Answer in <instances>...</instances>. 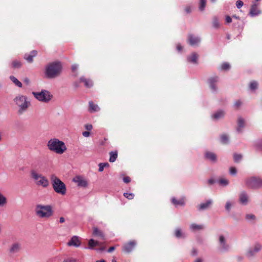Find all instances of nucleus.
Listing matches in <instances>:
<instances>
[{
  "label": "nucleus",
  "instance_id": "nucleus-1",
  "mask_svg": "<svg viewBox=\"0 0 262 262\" xmlns=\"http://www.w3.org/2000/svg\"><path fill=\"white\" fill-rule=\"evenodd\" d=\"M62 65L60 62L54 61L48 64L45 68V74L46 78L53 79L61 73Z\"/></svg>",
  "mask_w": 262,
  "mask_h": 262
},
{
  "label": "nucleus",
  "instance_id": "nucleus-2",
  "mask_svg": "<svg viewBox=\"0 0 262 262\" xmlns=\"http://www.w3.org/2000/svg\"><path fill=\"white\" fill-rule=\"evenodd\" d=\"M47 146L51 151L58 154H62L67 150L64 143L56 138L50 139L47 143Z\"/></svg>",
  "mask_w": 262,
  "mask_h": 262
},
{
  "label": "nucleus",
  "instance_id": "nucleus-3",
  "mask_svg": "<svg viewBox=\"0 0 262 262\" xmlns=\"http://www.w3.org/2000/svg\"><path fill=\"white\" fill-rule=\"evenodd\" d=\"M15 104L18 107V113L22 114L25 112L30 105V102L26 96L18 95L14 99Z\"/></svg>",
  "mask_w": 262,
  "mask_h": 262
},
{
  "label": "nucleus",
  "instance_id": "nucleus-4",
  "mask_svg": "<svg viewBox=\"0 0 262 262\" xmlns=\"http://www.w3.org/2000/svg\"><path fill=\"white\" fill-rule=\"evenodd\" d=\"M35 211L36 215L40 218H49L53 214V210L51 205L38 204L36 206Z\"/></svg>",
  "mask_w": 262,
  "mask_h": 262
},
{
  "label": "nucleus",
  "instance_id": "nucleus-5",
  "mask_svg": "<svg viewBox=\"0 0 262 262\" xmlns=\"http://www.w3.org/2000/svg\"><path fill=\"white\" fill-rule=\"evenodd\" d=\"M50 179L54 190L58 194L64 195L66 193L67 189L64 183L55 174H52Z\"/></svg>",
  "mask_w": 262,
  "mask_h": 262
},
{
  "label": "nucleus",
  "instance_id": "nucleus-6",
  "mask_svg": "<svg viewBox=\"0 0 262 262\" xmlns=\"http://www.w3.org/2000/svg\"><path fill=\"white\" fill-rule=\"evenodd\" d=\"M245 183L248 188L257 189L262 188V179L259 177L252 176L245 180Z\"/></svg>",
  "mask_w": 262,
  "mask_h": 262
},
{
  "label": "nucleus",
  "instance_id": "nucleus-7",
  "mask_svg": "<svg viewBox=\"0 0 262 262\" xmlns=\"http://www.w3.org/2000/svg\"><path fill=\"white\" fill-rule=\"evenodd\" d=\"M31 176L35 181L37 185L42 186L43 188H46L49 186V180L41 174H39L36 171L32 170L31 171Z\"/></svg>",
  "mask_w": 262,
  "mask_h": 262
},
{
  "label": "nucleus",
  "instance_id": "nucleus-8",
  "mask_svg": "<svg viewBox=\"0 0 262 262\" xmlns=\"http://www.w3.org/2000/svg\"><path fill=\"white\" fill-rule=\"evenodd\" d=\"M32 94L38 101L45 103L49 102L53 97L50 92L46 90L39 92H33Z\"/></svg>",
  "mask_w": 262,
  "mask_h": 262
},
{
  "label": "nucleus",
  "instance_id": "nucleus-9",
  "mask_svg": "<svg viewBox=\"0 0 262 262\" xmlns=\"http://www.w3.org/2000/svg\"><path fill=\"white\" fill-rule=\"evenodd\" d=\"M261 249L262 245L259 243H256L247 250L246 256L248 258H252L255 257Z\"/></svg>",
  "mask_w": 262,
  "mask_h": 262
},
{
  "label": "nucleus",
  "instance_id": "nucleus-10",
  "mask_svg": "<svg viewBox=\"0 0 262 262\" xmlns=\"http://www.w3.org/2000/svg\"><path fill=\"white\" fill-rule=\"evenodd\" d=\"M219 250L221 252H227L229 250L230 246L227 243V241L225 237L221 235L219 236Z\"/></svg>",
  "mask_w": 262,
  "mask_h": 262
},
{
  "label": "nucleus",
  "instance_id": "nucleus-11",
  "mask_svg": "<svg viewBox=\"0 0 262 262\" xmlns=\"http://www.w3.org/2000/svg\"><path fill=\"white\" fill-rule=\"evenodd\" d=\"M201 38L198 36H195L191 34H190L188 35L187 42L191 46H198L201 42Z\"/></svg>",
  "mask_w": 262,
  "mask_h": 262
},
{
  "label": "nucleus",
  "instance_id": "nucleus-12",
  "mask_svg": "<svg viewBox=\"0 0 262 262\" xmlns=\"http://www.w3.org/2000/svg\"><path fill=\"white\" fill-rule=\"evenodd\" d=\"M136 245L137 242L136 241H131L123 245L122 250L125 253H130L133 250Z\"/></svg>",
  "mask_w": 262,
  "mask_h": 262
},
{
  "label": "nucleus",
  "instance_id": "nucleus-13",
  "mask_svg": "<svg viewBox=\"0 0 262 262\" xmlns=\"http://www.w3.org/2000/svg\"><path fill=\"white\" fill-rule=\"evenodd\" d=\"M219 78L217 76L210 77L208 79V83L210 89L212 92H216L217 90L216 83L219 81Z\"/></svg>",
  "mask_w": 262,
  "mask_h": 262
},
{
  "label": "nucleus",
  "instance_id": "nucleus-14",
  "mask_svg": "<svg viewBox=\"0 0 262 262\" xmlns=\"http://www.w3.org/2000/svg\"><path fill=\"white\" fill-rule=\"evenodd\" d=\"M21 249V245L18 243H14L12 244L9 249V252L10 255H14L19 252Z\"/></svg>",
  "mask_w": 262,
  "mask_h": 262
},
{
  "label": "nucleus",
  "instance_id": "nucleus-15",
  "mask_svg": "<svg viewBox=\"0 0 262 262\" xmlns=\"http://www.w3.org/2000/svg\"><path fill=\"white\" fill-rule=\"evenodd\" d=\"M239 202L243 205H247L249 202V195L245 191H242L239 194Z\"/></svg>",
  "mask_w": 262,
  "mask_h": 262
},
{
  "label": "nucleus",
  "instance_id": "nucleus-16",
  "mask_svg": "<svg viewBox=\"0 0 262 262\" xmlns=\"http://www.w3.org/2000/svg\"><path fill=\"white\" fill-rule=\"evenodd\" d=\"M237 123L236 132L239 134L242 133L243 128L245 127V120L242 117H239L237 119Z\"/></svg>",
  "mask_w": 262,
  "mask_h": 262
},
{
  "label": "nucleus",
  "instance_id": "nucleus-17",
  "mask_svg": "<svg viewBox=\"0 0 262 262\" xmlns=\"http://www.w3.org/2000/svg\"><path fill=\"white\" fill-rule=\"evenodd\" d=\"M80 244L81 242L79 239V237L77 236H73L68 243L69 246H74L75 247H79Z\"/></svg>",
  "mask_w": 262,
  "mask_h": 262
},
{
  "label": "nucleus",
  "instance_id": "nucleus-18",
  "mask_svg": "<svg viewBox=\"0 0 262 262\" xmlns=\"http://www.w3.org/2000/svg\"><path fill=\"white\" fill-rule=\"evenodd\" d=\"M213 201L211 199H209L205 203H201L198 206V209L199 211H202L209 208L212 204Z\"/></svg>",
  "mask_w": 262,
  "mask_h": 262
},
{
  "label": "nucleus",
  "instance_id": "nucleus-19",
  "mask_svg": "<svg viewBox=\"0 0 262 262\" xmlns=\"http://www.w3.org/2000/svg\"><path fill=\"white\" fill-rule=\"evenodd\" d=\"M73 181L80 187H85L87 186V182L80 176H77L73 179Z\"/></svg>",
  "mask_w": 262,
  "mask_h": 262
},
{
  "label": "nucleus",
  "instance_id": "nucleus-20",
  "mask_svg": "<svg viewBox=\"0 0 262 262\" xmlns=\"http://www.w3.org/2000/svg\"><path fill=\"white\" fill-rule=\"evenodd\" d=\"M257 5L255 3H254L251 6L249 13L251 16H255L261 13V11L257 9Z\"/></svg>",
  "mask_w": 262,
  "mask_h": 262
},
{
  "label": "nucleus",
  "instance_id": "nucleus-21",
  "mask_svg": "<svg viewBox=\"0 0 262 262\" xmlns=\"http://www.w3.org/2000/svg\"><path fill=\"white\" fill-rule=\"evenodd\" d=\"M205 157L212 162H216L217 161L216 155L212 152L206 151L205 154Z\"/></svg>",
  "mask_w": 262,
  "mask_h": 262
},
{
  "label": "nucleus",
  "instance_id": "nucleus-22",
  "mask_svg": "<svg viewBox=\"0 0 262 262\" xmlns=\"http://www.w3.org/2000/svg\"><path fill=\"white\" fill-rule=\"evenodd\" d=\"M198 57V55L196 53L193 52L191 53V55L187 56V60L189 62H191L193 64H197Z\"/></svg>",
  "mask_w": 262,
  "mask_h": 262
},
{
  "label": "nucleus",
  "instance_id": "nucleus-23",
  "mask_svg": "<svg viewBox=\"0 0 262 262\" xmlns=\"http://www.w3.org/2000/svg\"><path fill=\"white\" fill-rule=\"evenodd\" d=\"M37 55V51L33 50L29 54H26L24 55V58L29 62L31 63L33 61V57H35Z\"/></svg>",
  "mask_w": 262,
  "mask_h": 262
},
{
  "label": "nucleus",
  "instance_id": "nucleus-24",
  "mask_svg": "<svg viewBox=\"0 0 262 262\" xmlns=\"http://www.w3.org/2000/svg\"><path fill=\"white\" fill-rule=\"evenodd\" d=\"M89 111L90 113L97 112L100 111V107L98 105L94 104L92 101L89 102Z\"/></svg>",
  "mask_w": 262,
  "mask_h": 262
},
{
  "label": "nucleus",
  "instance_id": "nucleus-25",
  "mask_svg": "<svg viewBox=\"0 0 262 262\" xmlns=\"http://www.w3.org/2000/svg\"><path fill=\"white\" fill-rule=\"evenodd\" d=\"M80 81L83 82L85 86L88 88H91L93 85V81L91 79H86L83 76L80 78Z\"/></svg>",
  "mask_w": 262,
  "mask_h": 262
},
{
  "label": "nucleus",
  "instance_id": "nucleus-26",
  "mask_svg": "<svg viewBox=\"0 0 262 262\" xmlns=\"http://www.w3.org/2000/svg\"><path fill=\"white\" fill-rule=\"evenodd\" d=\"M88 249L93 250L95 246H99L101 245V243L94 240L93 239H90L88 243Z\"/></svg>",
  "mask_w": 262,
  "mask_h": 262
},
{
  "label": "nucleus",
  "instance_id": "nucleus-27",
  "mask_svg": "<svg viewBox=\"0 0 262 262\" xmlns=\"http://www.w3.org/2000/svg\"><path fill=\"white\" fill-rule=\"evenodd\" d=\"M225 113L222 110H219L212 115V117L214 120H219L224 117Z\"/></svg>",
  "mask_w": 262,
  "mask_h": 262
},
{
  "label": "nucleus",
  "instance_id": "nucleus-28",
  "mask_svg": "<svg viewBox=\"0 0 262 262\" xmlns=\"http://www.w3.org/2000/svg\"><path fill=\"white\" fill-rule=\"evenodd\" d=\"M189 228L192 231L194 232L203 230L204 229V226L203 225H198L195 223H193L190 225Z\"/></svg>",
  "mask_w": 262,
  "mask_h": 262
},
{
  "label": "nucleus",
  "instance_id": "nucleus-29",
  "mask_svg": "<svg viewBox=\"0 0 262 262\" xmlns=\"http://www.w3.org/2000/svg\"><path fill=\"white\" fill-rule=\"evenodd\" d=\"M171 202L176 206H184L185 205V201L184 199L178 200L175 198H172L171 199Z\"/></svg>",
  "mask_w": 262,
  "mask_h": 262
},
{
  "label": "nucleus",
  "instance_id": "nucleus-30",
  "mask_svg": "<svg viewBox=\"0 0 262 262\" xmlns=\"http://www.w3.org/2000/svg\"><path fill=\"white\" fill-rule=\"evenodd\" d=\"M93 234L94 236H99L101 237L102 239L104 238V236L103 233L99 230V229L97 227H94L93 228Z\"/></svg>",
  "mask_w": 262,
  "mask_h": 262
},
{
  "label": "nucleus",
  "instance_id": "nucleus-31",
  "mask_svg": "<svg viewBox=\"0 0 262 262\" xmlns=\"http://www.w3.org/2000/svg\"><path fill=\"white\" fill-rule=\"evenodd\" d=\"M245 219L248 222L253 224L256 219V217L253 214H247L245 215Z\"/></svg>",
  "mask_w": 262,
  "mask_h": 262
},
{
  "label": "nucleus",
  "instance_id": "nucleus-32",
  "mask_svg": "<svg viewBox=\"0 0 262 262\" xmlns=\"http://www.w3.org/2000/svg\"><path fill=\"white\" fill-rule=\"evenodd\" d=\"M10 80L18 87L21 88L22 83L14 76H10Z\"/></svg>",
  "mask_w": 262,
  "mask_h": 262
},
{
  "label": "nucleus",
  "instance_id": "nucleus-33",
  "mask_svg": "<svg viewBox=\"0 0 262 262\" xmlns=\"http://www.w3.org/2000/svg\"><path fill=\"white\" fill-rule=\"evenodd\" d=\"M174 235L177 238H184L185 237L184 234L182 232L180 228H177L175 230Z\"/></svg>",
  "mask_w": 262,
  "mask_h": 262
},
{
  "label": "nucleus",
  "instance_id": "nucleus-34",
  "mask_svg": "<svg viewBox=\"0 0 262 262\" xmlns=\"http://www.w3.org/2000/svg\"><path fill=\"white\" fill-rule=\"evenodd\" d=\"M110 157L109 161L110 162H114L116 161L117 158V151H111L110 153Z\"/></svg>",
  "mask_w": 262,
  "mask_h": 262
},
{
  "label": "nucleus",
  "instance_id": "nucleus-35",
  "mask_svg": "<svg viewBox=\"0 0 262 262\" xmlns=\"http://www.w3.org/2000/svg\"><path fill=\"white\" fill-rule=\"evenodd\" d=\"M7 203V198L0 192V207H3Z\"/></svg>",
  "mask_w": 262,
  "mask_h": 262
},
{
  "label": "nucleus",
  "instance_id": "nucleus-36",
  "mask_svg": "<svg viewBox=\"0 0 262 262\" xmlns=\"http://www.w3.org/2000/svg\"><path fill=\"white\" fill-rule=\"evenodd\" d=\"M220 139H221V142L223 144H225L228 143V142H229V137L227 135H226L225 134L222 135L221 136Z\"/></svg>",
  "mask_w": 262,
  "mask_h": 262
},
{
  "label": "nucleus",
  "instance_id": "nucleus-37",
  "mask_svg": "<svg viewBox=\"0 0 262 262\" xmlns=\"http://www.w3.org/2000/svg\"><path fill=\"white\" fill-rule=\"evenodd\" d=\"M212 25L213 27L215 28H219L220 27V23L219 19L216 16L213 17L212 19Z\"/></svg>",
  "mask_w": 262,
  "mask_h": 262
},
{
  "label": "nucleus",
  "instance_id": "nucleus-38",
  "mask_svg": "<svg viewBox=\"0 0 262 262\" xmlns=\"http://www.w3.org/2000/svg\"><path fill=\"white\" fill-rule=\"evenodd\" d=\"M200 4H199V10L201 11H204L205 8L206 7V0H200Z\"/></svg>",
  "mask_w": 262,
  "mask_h": 262
},
{
  "label": "nucleus",
  "instance_id": "nucleus-39",
  "mask_svg": "<svg viewBox=\"0 0 262 262\" xmlns=\"http://www.w3.org/2000/svg\"><path fill=\"white\" fill-rule=\"evenodd\" d=\"M249 86L251 90H255L257 88L258 83L256 81H252L250 82Z\"/></svg>",
  "mask_w": 262,
  "mask_h": 262
},
{
  "label": "nucleus",
  "instance_id": "nucleus-40",
  "mask_svg": "<svg viewBox=\"0 0 262 262\" xmlns=\"http://www.w3.org/2000/svg\"><path fill=\"white\" fill-rule=\"evenodd\" d=\"M243 156L241 154H234L233 155V159L235 162L238 163L241 161Z\"/></svg>",
  "mask_w": 262,
  "mask_h": 262
},
{
  "label": "nucleus",
  "instance_id": "nucleus-41",
  "mask_svg": "<svg viewBox=\"0 0 262 262\" xmlns=\"http://www.w3.org/2000/svg\"><path fill=\"white\" fill-rule=\"evenodd\" d=\"M12 67L13 68H20L21 66V63L18 60H14L12 62Z\"/></svg>",
  "mask_w": 262,
  "mask_h": 262
},
{
  "label": "nucleus",
  "instance_id": "nucleus-42",
  "mask_svg": "<svg viewBox=\"0 0 262 262\" xmlns=\"http://www.w3.org/2000/svg\"><path fill=\"white\" fill-rule=\"evenodd\" d=\"M109 164L108 163H100L99 164V171L102 172L104 168L108 166Z\"/></svg>",
  "mask_w": 262,
  "mask_h": 262
},
{
  "label": "nucleus",
  "instance_id": "nucleus-43",
  "mask_svg": "<svg viewBox=\"0 0 262 262\" xmlns=\"http://www.w3.org/2000/svg\"><path fill=\"white\" fill-rule=\"evenodd\" d=\"M232 203L230 201H227L225 204V209L228 212L230 211Z\"/></svg>",
  "mask_w": 262,
  "mask_h": 262
},
{
  "label": "nucleus",
  "instance_id": "nucleus-44",
  "mask_svg": "<svg viewBox=\"0 0 262 262\" xmlns=\"http://www.w3.org/2000/svg\"><path fill=\"white\" fill-rule=\"evenodd\" d=\"M230 68V64L227 62H224L221 65V69L223 70H228Z\"/></svg>",
  "mask_w": 262,
  "mask_h": 262
},
{
  "label": "nucleus",
  "instance_id": "nucleus-45",
  "mask_svg": "<svg viewBox=\"0 0 262 262\" xmlns=\"http://www.w3.org/2000/svg\"><path fill=\"white\" fill-rule=\"evenodd\" d=\"M123 195L127 199H129V200H132L134 198V194L132 193H127V192H125L123 194Z\"/></svg>",
  "mask_w": 262,
  "mask_h": 262
},
{
  "label": "nucleus",
  "instance_id": "nucleus-46",
  "mask_svg": "<svg viewBox=\"0 0 262 262\" xmlns=\"http://www.w3.org/2000/svg\"><path fill=\"white\" fill-rule=\"evenodd\" d=\"M219 183L221 185H222L223 186H227L229 184L228 180L225 179H221L219 181Z\"/></svg>",
  "mask_w": 262,
  "mask_h": 262
},
{
  "label": "nucleus",
  "instance_id": "nucleus-47",
  "mask_svg": "<svg viewBox=\"0 0 262 262\" xmlns=\"http://www.w3.org/2000/svg\"><path fill=\"white\" fill-rule=\"evenodd\" d=\"M229 173L232 176H235L237 173V170L234 167H231L229 169Z\"/></svg>",
  "mask_w": 262,
  "mask_h": 262
},
{
  "label": "nucleus",
  "instance_id": "nucleus-48",
  "mask_svg": "<svg viewBox=\"0 0 262 262\" xmlns=\"http://www.w3.org/2000/svg\"><path fill=\"white\" fill-rule=\"evenodd\" d=\"M242 102L241 101V100H237L235 101V102L234 103V106L235 108H238L242 105Z\"/></svg>",
  "mask_w": 262,
  "mask_h": 262
},
{
  "label": "nucleus",
  "instance_id": "nucleus-49",
  "mask_svg": "<svg viewBox=\"0 0 262 262\" xmlns=\"http://www.w3.org/2000/svg\"><path fill=\"white\" fill-rule=\"evenodd\" d=\"M255 146L257 148L262 150V139L258 140L255 144Z\"/></svg>",
  "mask_w": 262,
  "mask_h": 262
},
{
  "label": "nucleus",
  "instance_id": "nucleus-50",
  "mask_svg": "<svg viewBox=\"0 0 262 262\" xmlns=\"http://www.w3.org/2000/svg\"><path fill=\"white\" fill-rule=\"evenodd\" d=\"M243 2L240 0L237 1L236 2V6L237 8H240L243 6Z\"/></svg>",
  "mask_w": 262,
  "mask_h": 262
},
{
  "label": "nucleus",
  "instance_id": "nucleus-51",
  "mask_svg": "<svg viewBox=\"0 0 262 262\" xmlns=\"http://www.w3.org/2000/svg\"><path fill=\"white\" fill-rule=\"evenodd\" d=\"M84 127L85 128L88 130V131H90V130H91L93 128V126L92 124H85L84 125Z\"/></svg>",
  "mask_w": 262,
  "mask_h": 262
},
{
  "label": "nucleus",
  "instance_id": "nucleus-52",
  "mask_svg": "<svg viewBox=\"0 0 262 262\" xmlns=\"http://www.w3.org/2000/svg\"><path fill=\"white\" fill-rule=\"evenodd\" d=\"M123 182L125 183H128L130 182V179L128 177H125L123 178Z\"/></svg>",
  "mask_w": 262,
  "mask_h": 262
},
{
  "label": "nucleus",
  "instance_id": "nucleus-53",
  "mask_svg": "<svg viewBox=\"0 0 262 262\" xmlns=\"http://www.w3.org/2000/svg\"><path fill=\"white\" fill-rule=\"evenodd\" d=\"M185 11L187 13H189L191 12V8L190 6H187L185 9Z\"/></svg>",
  "mask_w": 262,
  "mask_h": 262
},
{
  "label": "nucleus",
  "instance_id": "nucleus-54",
  "mask_svg": "<svg viewBox=\"0 0 262 262\" xmlns=\"http://www.w3.org/2000/svg\"><path fill=\"white\" fill-rule=\"evenodd\" d=\"M82 135L84 137H88L90 135V133L89 131H85L82 133Z\"/></svg>",
  "mask_w": 262,
  "mask_h": 262
},
{
  "label": "nucleus",
  "instance_id": "nucleus-55",
  "mask_svg": "<svg viewBox=\"0 0 262 262\" xmlns=\"http://www.w3.org/2000/svg\"><path fill=\"white\" fill-rule=\"evenodd\" d=\"M78 68V64H75L72 65V71L75 72V71H76L77 70Z\"/></svg>",
  "mask_w": 262,
  "mask_h": 262
},
{
  "label": "nucleus",
  "instance_id": "nucleus-56",
  "mask_svg": "<svg viewBox=\"0 0 262 262\" xmlns=\"http://www.w3.org/2000/svg\"><path fill=\"white\" fill-rule=\"evenodd\" d=\"M226 21L227 23H230L232 21V18L229 16H227Z\"/></svg>",
  "mask_w": 262,
  "mask_h": 262
},
{
  "label": "nucleus",
  "instance_id": "nucleus-57",
  "mask_svg": "<svg viewBox=\"0 0 262 262\" xmlns=\"http://www.w3.org/2000/svg\"><path fill=\"white\" fill-rule=\"evenodd\" d=\"M214 182H215V180L213 179H210L208 180V183L210 185H212V184H214Z\"/></svg>",
  "mask_w": 262,
  "mask_h": 262
},
{
  "label": "nucleus",
  "instance_id": "nucleus-58",
  "mask_svg": "<svg viewBox=\"0 0 262 262\" xmlns=\"http://www.w3.org/2000/svg\"><path fill=\"white\" fill-rule=\"evenodd\" d=\"M95 250L97 251H102L105 250V247H102L99 248L95 249Z\"/></svg>",
  "mask_w": 262,
  "mask_h": 262
},
{
  "label": "nucleus",
  "instance_id": "nucleus-59",
  "mask_svg": "<svg viewBox=\"0 0 262 262\" xmlns=\"http://www.w3.org/2000/svg\"><path fill=\"white\" fill-rule=\"evenodd\" d=\"M115 250V247H110L108 250H107V252L110 253V252H113L114 250Z\"/></svg>",
  "mask_w": 262,
  "mask_h": 262
},
{
  "label": "nucleus",
  "instance_id": "nucleus-60",
  "mask_svg": "<svg viewBox=\"0 0 262 262\" xmlns=\"http://www.w3.org/2000/svg\"><path fill=\"white\" fill-rule=\"evenodd\" d=\"M178 51H181L182 50V47L180 45H178L177 46Z\"/></svg>",
  "mask_w": 262,
  "mask_h": 262
},
{
  "label": "nucleus",
  "instance_id": "nucleus-61",
  "mask_svg": "<svg viewBox=\"0 0 262 262\" xmlns=\"http://www.w3.org/2000/svg\"><path fill=\"white\" fill-rule=\"evenodd\" d=\"M65 222V219L63 217H60L59 219V222L60 223H63Z\"/></svg>",
  "mask_w": 262,
  "mask_h": 262
},
{
  "label": "nucleus",
  "instance_id": "nucleus-62",
  "mask_svg": "<svg viewBox=\"0 0 262 262\" xmlns=\"http://www.w3.org/2000/svg\"><path fill=\"white\" fill-rule=\"evenodd\" d=\"M197 254V251L196 249H194L192 251V255H196Z\"/></svg>",
  "mask_w": 262,
  "mask_h": 262
},
{
  "label": "nucleus",
  "instance_id": "nucleus-63",
  "mask_svg": "<svg viewBox=\"0 0 262 262\" xmlns=\"http://www.w3.org/2000/svg\"><path fill=\"white\" fill-rule=\"evenodd\" d=\"M194 262H202V259L198 258L196 259H195Z\"/></svg>",
  "mask_w": 262,
  "mask_h": 262
},
{
  "label": "nucleus",
  "instance_id": "nucleus-64",
  "mask_svg": "<svg viewBox=\"0 0 262 262\" xmlns=\"http://www.w3.org/2000/svg\"><path fill=\"white\" fill-rule=\"evenodd\" d=\"M24 81L27 83V84H29V82H30V80L28 78H25Z\"/></svg>",
  "mask_w": 262,
  "mask_h": 262
}]
</instances>
